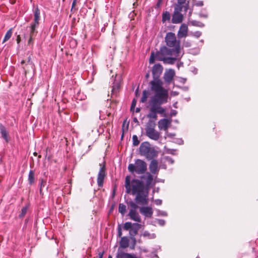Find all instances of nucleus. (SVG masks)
Listing matches in <instances>:
<instances>
[{
	"label": "nucleus",
	"mask_w": 258,
	"mask_h": 258,
	"mask_svg": "<svg viewBox=\"0 0 258 258\" xmlns=\"http://www.w3.org/2000/svg\"><path fill=\"white\" fill-rule=\"evenodd\" d=\"M146 178V183L139 179L131 180L130 176L125 177L124 186L127 194L135 196V201L140 205H146L148 203L149 188L153 180V177L150 172L141 176V179Z\"/></svg>",
	"instance_id": "obj_1"
},
{
	"label": "nucleus",
	"mask_w": 258,
	"mask_h": 258,
	"mask_svg": "<svg viewBox=\"0 0 258 258\" xmlns=\"http://www.w3.org/2000/svg\"><path fill=\"white\" fill-rule=\"evenodd\" d=\"M168 94L164 93H155L151 97L149 101L150 106L149 113L147 117L149 118L157 119V113L162 114L165 112V109L161 107V105L167 102Z\"/></svg>",
	"instance_id": "obj_2"
},
{
	"label": "nucleus",
	"mask_w": 258,
	"mask_h": 258,
	"mask_svg": "<svg viewBox=\"0 0 258 258\" xmlns=\"http://www.w3.org/2000/svg\"><path fill=\"white\" fill-rule=\"evenodd\" d=\"M162 66L159 64H155L152 69L153 80L150 82L151 90L155 93H164L168 94V91L163 87V82L159 77L163 71Z\"/></svg>",
	"instance_id": "obj_3"
},
{
	"label": "nucleus",
	"mask_w": 258,
	"mask_h": 258,
	"mask_svg": "<svg viewBox=\"0 0 258 258\" xmlns=\"http://www.w3.org/2000/svg\"><path fill=\"white\" fill-rule=\"evenodd\" d=\"M140 154L144 156L148 160H152L157 157L158 152L155 149L151 147L148 142H144L141 143L139 148Z\"/></svg>",
	"instance_id": "obj_4"
},
{
	"label": "nucleus",
	"mask_w": 258,
	"mask_h": 258,
	"mask_svg": "<svg viewBox=\"0 0 258 258\" xmlns=\"http://www.w3.org/2000/svg\"><path fill=\"white\" fill-rule=\"evenodd\" d=\"M147 169V164L141 159L135 160V164H130L128 166V170L132 173L136 172L138 174L145 173Z\"/></svg>",
	"instance_id": "obj_5"
},
{
	"label": "nucleus",
	"mask_w": 258,
	"mask_h": 258,
	"mask_svg": "<svg viewBox=\"0 0 258 258\" xmlns=\"http://www.w3.org/2000/svg\"><path fill=\"white\" fill-rule=\"evenodd\" d=\"M155 126L154 121L149 120L145 127L146 135L151 140L157 141L160 138V134L155 129Z\"/></svg>",
	"instance_id": "obj_6"
},
{
	"label": "nucleus",
	"mask_w": 258,
	"mask_h": 258,
	"mask_svg": "<svg viewBox=\"0 0 258 258\" xmlns=\"http://www.w3.org/2000/svg\"><path fill=\"white\" fill-rule=\"evenodd\" d=\"M189 9V1L186 2V0H178V23H181L184 19V15H185Z\"/></svg>",
	"instance_id": "obj_7"
},
{
	"label": "nucleus",
	"mask_w": 258,
	"mask_h": 258,
	"mask_svg": "<svg viewBox=\"0 0 258 258\" xmlns=\"http://www.w3.org/2000/svg\"><path fill=\"white\" fill-rule=\"evenodd\" d=\"M188 26L186 24L183 23L181 25L178 30V57L184 53L180 49L181 41L183 38H185L188 35Z\"/></svg>",
	"instance_id": "obj_8"
},
{
	"label": "nucleus",
	"mask_w": 258,
	"mask_h": 258,
	"mask_svg": "<svg viewBox=\"0 0 258 258\" xmlns=\"http://www.w3.org/2000/svg\"><path fill=\"white\" fill-rule=\"evenodd\" d=\"M173 52L177 53V46H175L173 48H168L166 46H163L160 48L159 51L156 52V59L160 57L172 55Z\"/></svg>",
	"instance_id": "obj_9"
},
{
	"label": "nucleus",
	"mask_w": 258,
	"mask_h": 258,
	"mask_svg": "<svg viewBox=\"0 0 258 258\" xmlns=\"http://www.w3.org/2000/svg\"><path fill=\"white\" fill-rule=\"evenodd\" d=\"M100 166L101 167L97 175V182L98 186L102 187L103 186L104 180L107 175L105 163L104 162L103 164L100 163Z\"/></svg>",
	"instance_id": "obj_10"
},
{
	"label": "nucleus",
	"mask_w": 258,
	"mask_h": 258,
	"mask_svg": "<svg viewBox=\"0 0 258 258\" xmlns=\"http://www.w3.org/2000/svg\"><path fill=\"white\" fill-rule=\"evenodd\" d=\"M166 45L170 47H175L177 42L176 35L174 33L168 32L166 34L165 38ZM177 46V45H176Z\"/></svg>",
	"instance_id": "obj_11"
},
{
	"label": "nucleus",
	"mask_w": 258,
	"mask_h": 258,
	"mask_svg": "<svg viewBox=\"0 0 258 258\" xmlns=\"http://www.w3.org/2000/svg\"><path fill=\"white\" fill-rule=\"evenodd\" d=\"M39 25L32 23L30 26V32H29V39L28 40V43L30 44L32 43L33 40V37L35 36L38 31L36 30V28L38 27Z\"/></svg>",
	"instance_id": "obj_12"
},
{
	"label": "nucleus",
	"mask_w": 258,
	"mask_h": 258,
	"mask_svg": "<svg viewBox=\"0 0 258 258\" xmlns=\"http://www.w3.org/2000/svg\"><path fill=\"white\" fill-rule=\"evenodd\" d=\"M0 133L1 134L2 138L6 141V143H8L10 141L9 132L2 123H0Z\"/></svg>",
	"instance_id": "obj_13"
},
{
	"label": "nucleus",
	"mask_w": 258,
	"mask_h": 258,
	"mask_svg": "<svg viewBox=\"0 0 258 258\" xmlns=\"http://www.w3.org/2000/svg\"><path fill=\"white\" fill-rule=\"evenodd\" d=\"M149 168L151 174H158L159 169L158 168V162L156 160L152 159Z\"/></svg>",
	"instance_id": "obj_14"
},
{
	"label": "nucleus",
	"mask_w": 258,
	"mask_h": 258,
	"mask_svg": "<svg viewBox=\"0 0 258 258\" xmlns=\"http://www.w3.org/2000/svg\"><path fill=\"white\" fill-rule=\"evenodd\" d=\"M140 213L146 217L151 218L153 214V211L151 207H142L140 209Z\"/></svg>",
	"instance_id": "obj_15"
},
{
	"label": "nucleus",
	"mask_w": 258,
	"mask_h": 258,
	"mask_svg": "<svg viewBox=\"0 0 258 258\" xmlns=\"http://www.w3.org/2000/svg\"><path fill=\"white\" fill-rule=\"evenodd\" d=\"M170 121L166 118L160 119L158 122V127L160 130L166 131L168 128Z\"/></svg>",
	"instance_id": "obj_16"
},
{
	"label": "nucleus",
	"mask_w": 258,
	"mask_h": 258,
	"mask_svg": "<svg viewBox=\"0 0 258 258\" xmlns=\"http://www.w3.org/2000/svg\"><path fill=\"white\" fill-rule=\"evenodd\" d=\"M128 216L130 218L137 222H141V218L137 211L130 210Z\"/></svg>",
	"instance_id": "obj_17"
},
{
	"label": "nucleus",
	"mask_w": 258,
	"mask_h": 258,
	"mask_svg": "<svg viewBox=\"0 0 258 258\" xmlns=\"http://www.w3.org/2000/svg\"><path fill=\"white\" fill-rule=\"evenodd\" d=\"M175 75V71L172 70H169L166 72L164 76V79L165 82L169 84L171 82L173 78Z\"/></svg>",
	"instance_id": "obj_18"
},
{
	"label": "nucleus",
	"mask_w": 258,
	"mask_h": 258,
	"mask_svg": "<svg viewBox=\"0 0 258 258\" xmlns=\"http://www.w3.org/2000/svg\"><path fill=\"white\" fill-rule=\"evenodd\" d=\"M141 227V225L138 223H133V227L129 230L130 237L135 236Z\"/></svg>",
	"instance_id": "obj_19"
},
{
	"label": "nucleus",
	"mask_w": 258,
	"mask_h": 258,
	"mask_svg": "<svg viewBox=\"0 0 258 258\" xmlns=\"http://www.w3.org/2000/svg\"><path fill=\"white\" fill-rule=\"evenodd\" d=\"M176 58L171 57H160L157 59V60L163 61L164 63L172 64L175 63L176 60Z\"/></svg>",
	"instance_id": "obj_20"
},
{
	"label": "nucleus",
	"mask_w": 258,
	"mask_h": 258,
	"mask_svg": "<svg viewBox=\"0 0 258 258\" xmlns=\"http://www.w3.org/2000/svg\"><path fill=\"white\" fill-rule=\"evenodd\" d=\"M130 239L126 236H123L121 237L119 241V246L122 248H125L129 246Z\"/></svg>",
	"instance_id": "obj_21"
},
{
	"label": "nucleus",
	"mask_w": 258,
	"mask_h": 258,
	"mask_svg": "<svg viewBox=\"0 0 258 258\" xmlns=\"http://www.w3.org/2000/svg\"><path fill=\"white\" fill-rule=\"evenodd\" d=\"M34 22L32 23L39 25L40 20V12L38 7L34 11Z\"/></svg>",
	"instance_id": "obj_22"
},
{
	"label": "nucleus",
	"mask_w": 258,
	"mask_h": 258,
	"mask_svg": "<svg viewBox=\"0 0 258 258\" xmlns=\"http://www.w3.org/2000/svg\"><path fill=\"white\" fill-rule=\"evenodd\" d=\"M120 82L116 81L113 83L112 88V95L117 96V93L119 92L120 89Z\"/></svg>",
	"instance_id": "obj_23"
},
{
	"label": "nucleus",
	"mask_w": 258,
	"mask_h": 258,
	"mask_svg": "<svg viewBox=\"0 0 258 258\" xmlns=\"http://www.w3.org/2000/svg\"><path fill=\"white\" fill-rule=\"evenodd\" d=\"M173 6L174 7V13L172 16V18L171 20L172 23L174 24L177 23V4L174 3L173 4Z\"/></svg>",
	"instance_id": "obj_24"
},
{
	"label": "nucleus",
	"mask_w": 258,
	"mask_h": 258,
	"mask_svg": "<svg viewBox=\"0 0 258 258\" xmlns=\"http://www.w3.org/2000/svg\"><path fill=\"white\" fill-rule=\"evenodd\" d=\"M117 257V258H137L135 255L123 252H118Z\"/></svg>",
	"instance_id": "obj_25"
},
{
	"label": "nucleus",
	"mask_w": 258,
	"mask_h": 258,
	"mask_svg": "<svg viewBox=\"0 0 258 258\" xmlns=\"http://www.w3.org/2000/svg\"><path fill=\"white\" fill-rule=\"evenodd\" d=\"M150 95V91L149 90H145L143 92L142 96L141 99V102L142 103L145 102L147 98L149 97V96Z\"/></svg>",
	"instance_id": "obj_26"
},
{
	"label": "nucleus",
	"mask_w": 258,
	"mask_h": 258,
	"mask_svg": "<svg viewBox=\"0 0 258 258\" xmlns=\"http://www.w3.org/2000/svg\"><path fill=\"white\" fill-rule=\"evenodd\" d=\"M185 38H183V39H182L181 41L180 49L181 51H183V50L182 48L183 47H188L191 46V42L188 41H185Z\"/></svg>",
	"instance_id": "obj_27"
},
{
	"label": "nucleus",
	"mask_w": 258,
	"mask_h": 258,
	"mask_svg": "<svg viewBox=\"0 0 258 258\" xmlns=\"http://www.w3.org/2000/svg\"><path fill=\"white\" fill-rule=\"evenodd\" d=\"M28 179L30 184L32 185L34 183V171L33 170H30Z\"/></svg>",
	"instance_id": "obj_28"
},
{
	"label": "nucleus",
	"mask_w": 258,
	"mask_h": 258,
	"mask_svg": "<svg viewBox=\"0 0 258 258\" xmlns=\"http://www.w3.org/2000/svg\"><path fill=\"white\" fill-rule=\"evenodd\" d=\"M12 35V28L10 29L6 33L4 38L3 41V43L7 42Z\"/></svg>",
	"instance_id": "obj_29"
},
{
	"label": "nucleus",
	"mask_w": 258,
	"mask_h": 258,
	"mask_svg": "<svg viewBox=\"0 0 258 258\" xmlns=\"http://www.w3.org/2000/svg\"><path fill=\"white\" fill-rule=\"evenodd\" d=\"M190 24L194 26L199 27H204L205 26V24L202 22L196 20H192L189 22Z\"/></svg>",
	"instance_id": "obj_30"
},
{
	"label": "nucleus",
	"mask_w": 258,
	"mask_h": 258,
	"mask_svg": "<svg viewBox=\"0 0 258 258\" xmlns=\"http://www.w3.org/2000/svg\"><path fill=\"white\" fill-rule=\"evenodd\" d=\"M118 212L123 216L126 212V206L123 204H119L118 206Z\"/></svg>",
	"instance_id": "obj_31"
},
{
	"label": "nucleus",
	"mask_w": 258,
	"mask_h": 258,
	"mask_svg": "<svg viewBox=\"0 0 258 258\" xmlns=\"http://www.w3.org/2000/svg\"><path fill=\"white\" fill-rule=\"evenodd\" d=\"M128 205L130 206L131 209L130 210L136 211L137 209L139 208L138 205L136 202L135 203L133 201H130L128 202Z\"/></svg>",
	"instance_id": "obj_32"
},
{
	"label": "nucleus",
	"mask_w": 258,
	"mask_h": 258,
	"mask_svg": "<svg viewBox=\"0 0 258 258\" xmlns=\"http://www.w3.org/2000/svg\"><path fill=\"white\" fill-rule=\"evenodd\" d=\"M40 180L41 181V183H40V185L39 192H40V194L42 196H43V193L42 192V188L46 185V181L45 180H44L42 178L40 179Z\"/></svg>",
	"instance_id": "obj_33"
},
{
	"label": "nucleus",
	"mask_w": 258,
	"mask_h": 258,
	"mask_svg": "<svg viewBox=\"0 0 258 258\" xmlns=\"http://www.w3.org/2000/svg\"><path fill=\"white\" fill-rule=\"evenodd\" d=\"M28 207L29 206L28 205H27L22 208V209H21V213L19 215V217L20 218H23L25 216V215H26V214L27 212Z\"/></svg>",
	"instance_id": "obj_34"
},
{
	"label": "nucleus",
	"mask_w": 258,
	"mask_h": 258,
	"mask_svg": "<svg viewBox=\"0 0 258 258\" xmlns=\"http://www.w3.org/2000/svg\"><path fill=\"white\" fill-rule=\"evenodd\" d=\"M170 19V14L168 12H165L162 15V21L163 22L166 21H169Z\"/></svg>",
	"instance_id": "obj_35"
},
{
	"label": "nucleus",
	"mask_w": 258,
	"mask_h": 258,
	"mask_svg": "<svg viewBox=\"0 0 258 258\" xmlns=\"http://www.w3.org/2000/svg\"><path fill=\"white\" fill-rule=\"evenodd\" d=\"M133 226V224L130 222H126L124 224L123 229L125 230H130Z\"/></svg>",
	"instance_id": "obj_36"
},
{
	"label": "nucleus",
	"mask_w": 258,
	"mask_h": 258,
	"mask_svg": "<svg viewBox=\"0 0 258 258\" xmlns=\"http://www.w3.org/2000/svg\"><path fill=\"white\" fill-rule=\"evenodd\" d=\"M133 144L134 146H137L140 144V141L138 140V138L137 135H134L132 138Z\"/></svg>",
	"instance_id": "obj_37"
},
{
	"label": "nucleus",
	"mask_w": 258,
	"mask_h": 258,
	"mask_svg": "<svg viewBox=\"0 0 258 258\" xmlns=\"http://www.w3.org/2000/svg\"><path fill=\"white\" fill-rule=\"evenodd\" d=\"M155 58L156 59V54L154 52H152L149 59V63L150 64L153 63L155 62Z\"/></svg>",
	"instance_id": "obj_38"
},
{
	"label": "nucleus",
	"mask_w": 258,
	"mask_h": 258,
	"mask_svg": "<svg viewBox=\"0 0 258 258\" xmlns=\"http://www.w3.org/2000/svg\"><path fill=\"white\" fill-rule=\"evenodd\" d=\"M122 227L120 224H119L117 227V236L119 237H122Z\"/></svg>",
	"instance_id": "obj_39"
},
{
	"label": "nucleus",
	"mask_w": 258,
	"mask_h": 258,
	"mask_svg": "<svg viewBox=\"0 0 258 258\" xmlns=\"http://www.w3.org/2000/svg\"><path fill=\"white\" fill-rule=\"evenodd\" d=\"M136 103H137V100L136 99L134 98L132 101L131 106V111H134V110L135 108V106L136 105Z\"/></svg>",
	"instance_id": "obj_40"
},
{
	"label": "nucleus",
	"mask_w": 258,
	"mask_h": 258,
	"mask_svg": "<svg viewBox=\"0 0 258 258\" xmlns=\"http://www.w3.org/2000/svg\"><path fill=\"white\" fill-rule=\"evenodd\" d=\"M192 34L193 36H195L197 38H199L201 36L202 32L198 31L192 33Z\"/></svg>",
	"instance_id": "obj_41"
},
{
	"label": "nucleus",
	"mask_w": 258,
	"mask_h": 258,
	"mask_svg": "<svg viewBox=\"0 0 258 258\" xmlns=\"http://www.w3.org/2000/svg\"><path fill=\"white\" fill-rule=\"evenodd\" d=\"M130 238L132 240V241L133 242V247H132V248L134 249V246H135V245L136 244V239L135 238V236L133 237V238L132 237H130Z\"/></svg>",
	"instance_id": "obj_42"
},
{
	"label": "nucleus",
	"mask_w": 258,
	"mask_h": 258,
	"mask_svg": "<svg viewBox=\"0 0 258 258\" xmlns=\"http://www.w3.org/2000/svg\"><path fill=\"white\" fill-rule=\"evenodd\" d=\"M186 78H182V77H178V82L184 84L186 81Z\"/></svg>",
	"instance_id": "obj_43"
},
{
	"label": "nucleus",
	"mask_w": 258,
	"mask_h": 258,
	"mask_svg": "<svg viewBox=\"0 0 258 258\" xmlns=\"http://www.w3.org/2000/svg\"><path fill=\"white\" fill-rule=\"evenodd\" d=\"M125 122H126V120H124L123 122V124H122V135H121V139H122L123 138V136H124V125H125Z\"/></svg>",
	"instance_id": "obj_44"
},
{
	"label": "nucleus",
	"mask_w": 258,
	"mask_h": 258,
	"mask_svg": "<svg viewBox=\"0 0 258 258\" xmlns=\"http://www.w3.org/2000/svg\"><path fill=\"white\" fill-rule=\"evenodd\" d=\"M196 6H200V7H201V6H203L204 5V3L203 1H199L197 3H196Z\"/></svg>",
	"instance_id": "obj_45"
},
{
	"label": "nucleus",
	"mask_w": 258,
	"mask_h": 258,
	"mask_svg": "<svg viewBox=\"0 0 258 258\" xmlns=\"http://www.w3.org/2000/svg\"><path fill=\"white\" fill-rule=\"evenodd\" d=\"M16 41L17 43H19L21 41V37L20 35H18L17 37Z\"/></svg>",
	"instance_id": "obj_46"
},
{
	"label": "nucleus",
	"mask_w": 258,
	"mask_h": 258,
	"mask_svg": "<svg viewBox=\"0 0 258 258\" xmlns=\"http://www.w3.org/2000/svg\"><path fill=\"white\" fill-rule=\"evenodd\" d=\"M183 141L182 139H178V145H183Z\"/></svg>",
	"instance_id": "obj_47"
},
{
	"label": "nucleus",
	"mask_w": 258,
	"mask_h": 258,
	"mask_svg": "<svg viewBox=\"0 0 258 258\" xmlns=\"http://www.w3.org/2000/svg\"><path fill=\"white\" fill-rule=\"evenodd\" d=\"M76 1L77 0H74L72 3V9L76 6Z\"/></svg>",
	"instance_id": "obj_48"
},
{
	"label": "nucleus",
	"mask_w": 258,
	"mask_h": 258,
	"mask_svg": "<svg viewBox=\"0 0 258 258\" xmlns=\"http://www.w3.org/2000/svg\"><path fill=\"white\" fill-rule=\"evenodd\" d=\"M162 0H158V2H157V6L158 7H159V6H160V4H161V3H162Z\"/></svg>",
	"instance_id": "obj_49"
},
{
	"label": "nucleus",
	"mask_w": 258,
	"mask_h": 258,
	"mask_svg": "<svg viewBox=\"0 0 258 258\" xmlns=\"http://www.w3.org/2000/svg\"><path fill=\"white\" fill-rule=\"evenodd\" d=\"M201 17H204V18H207L208 17V15L207 14H200Z\"/></svg>",
	"instance_id": "obj_50"
},
{
	"label": "nucleus",
	"mask_w": 258,
	"mask_h": 258,
	"mask_svg": "<svg viewBox=\"0 0 258 258\" xmlns=\"http://www.w3.org/2000/svg\"><path fill=\"white\" fill-rule=\"evenodd\" d=\"M103 255V252H100L99 253V258H102Z\"/></svg>",
	"instance_id": "obj_51"
},
{
	"label": "nucleus",
	"mask_w": 258,
	"mask_h": 258,
	"mask_svg": "<svg viewBox=\"0 0 258 258\" xmlns=\"http://www.w3.org/2000/svg\"><path fill=\"white\" fill-rule=\"evenodd\" d=\"M141 109L140 108H137L136 109V112L138 113V112H139L140 111Z\"/></svg>",
	"instance_id": "obj_52"
},
{
	"label": "nucleus",
	"mask_w": 258,
	"mask_h": 258,
	"mask_svg": "<svg viewBox=\"0 0 258 258\" xmlns=\"http://www.w3.org/2000/svg\"><path fill=\"white\" fill-rule=\"evenodd\" d=\"M146 79H148L149 77H150V74L149 73H147L146 75Z\"/></svg>",
	"instance_id": "obj_53"
},
{
	"label": "nucleus",
	"mask_w": 258,
	"mask_h": 258,
	"mask_svg": "<svg viewBox=\"0 0 258 258\" xmlns=\"http://www.w3.org/2000/svg\"><path fill=\"white\" fill-rule=\"evenodd\" d=\"M183 89L185 91H187L188 89V88L187 87H184L183 88Z\"/></svg>",
	"instance_id": "obj_54"
},
{
	"label": "nucleus",
	"mask_w": 258,
	"mask_h": 258,
	"mask_svg": "<svg viewBox=\"0 0 258 258\" xmlns=\"http://www.w3.org/2000/svg\"><path fill=\"white\" fill-rule=\"evenodd\" d=\"M182 64H183L182 62H180L179 63L178 62V69L179 68L180 66Z\"/></svg>",
	"instance_id": "obj_55"
},
{
	"label": "nucleus",
	"mask_w": 258,
	"mask_h": 258,
	"mask_svg": "<svg viewBox=\"0 0 258 258\" xmlns=\"http://www.w3.org/2000/svg\"><path fill=\"white\" fill-rule=\"evenodd\" d=\"M184 99L186 101H188L189 100H190V98L189 97H187V98H185Z\"/></svg>",
	"instance_id": "obj_56"
},
{
	"label": "nucleus",
	"mask_w": 258,
	"mask_h": 258,
	"mask_svg": "<svg viewBox=\"0 0 258 258\" xmlns=\"http://www.w3.org/2000/svg\"><path fill=\"white\" fill-rule=\"evenodd\" d=\"M198 72V70L197 69H195L194 73L195 74H197Z\"/></svg>",
	"instance_id": "obj_57"
},
{
	"label": "nucleus",
	"mask_w": 258,
	"mask_h": 258,
	"mask_svg": "<svg viewBox=\"0 0 258 258\" xmlns=\"http://www.w3.org/2000/svg\"><path fill=\"white\" fill-rule=\"evenodd\" d=\"M188 15H189V17H190L191 16V11H190L189 12Z\"/></svg>",
	"instance_id": "obj_58"
},
{
	"label": "nucleus",
	"mask_w": 258,
	"mask_h": 258,
	"mask_svg": "<svg viewBox=\"0 0 258 258\" xmlns=\"http://www.w3.org/2000/svg\"><path fill=\"white\" fill-rule=\"evenodd\" d=\"M134 121L135 122H138V119H137L136 118H135L134 119Z\"/></svg>",
	"instance_id": "obj_59"
},
{
	"label": "nucleus",
	"mask_w": 258,
	"mask_h": 258,
	"mask_svg": "<svg viewBox=\"0 0 258 258\" xmlns=\"http://www.w3.org/2000/svg\"><path fill=\"white\" fill-rule=\"evenodd\" d=\"M21 63L22 64H23L25 63V60H22Z\"/></svg>",
	"instance_id": "obj_60"
},
{
	"label": "nucleus",
	"mask_w": 258,
	"mask_h": 258,
	"mask_svg": "<svg viewBox=\"0 0 258 258\" xmlns=\"http://www.w3.org/2000/svg\"><path fill=\"white\" fill-rule=\"evenodd\" d=\"M30 59H31V58H30V57L29 56V57H28V62H29V61H30Z\"/></svg>",
	"instance_id": "obj_61"
},
{
	"label": "nucleus",
	"mask_w": 258,
	"mask_h": 258,
	"mask_svg": "<svg viewBox=\"0 0 258 258\" xmlns=\"http://www.w3.org/2000/svg\"><path fill=\"white\" fill-rule=\"evenodd\" d=\"M33 155H34V156H37V153L36 152H34V153H33Z\"/></svg>",
	"instance_id": "obj_62"
},
{
	"label": "nucleus",
	"mask_w": 258,
	"mask_h": 258,
	"mask_svg": "<svg viewBox=\"0 0 258 258\" xmlns=\"http://www.w3.org/2000/svg\"><path fill=\"white\" fill-rule=\"evenodd\" d=\"M128 123L127 124L126 131L128 130Z\"/></svg>",
	"instance_id": "obj_63"
},
{
	"label": "nucleus",
	"mask_w": 258,
	"mask_h": 258,
	"mask_svg": "<svg viewBox=\"0 0 258 258\" xmlns=\"http://www.w3.org/2000/svg\"><path fill=\"white\" fill-rule=\"evenodd\" d=\"M108 258H112V256H111L110 255H109L108 256Z\"/></svg>",
	"instance_id": "obj_64"
}]
</instances>
